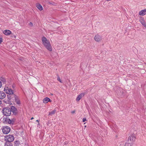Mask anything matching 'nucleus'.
<instances>
[{"mask_svg": "<svg viewBox=\"0 0 146 146\" xmlns=\"http://www.w3.org/2000/svg\"><path fill=\"white\" fill-rule=\"evenodd\" d=\"M0 80H1L3 82H6V80L5 79L2 77H1L0 78Z\"/></svg>", "mask_w": 146, "mask_h": 146, "instance_id": "nucleus-21", "label": "nucleus"}, {"mask_svg": "<svg viewBox=\"0 0 146 146\" xmlns=\"http://www.w3.org/2000/svg\"><path fill=\"white\" fill-rule=\"evenodd\" d=\"M5 94L3 91H0V99H2L5 98Z\"/></svg>", "mask_w": 146, "mask_h": 146, "instance_id": "nucleus-10", "label": "nucleus"}, {"mask_svg": "<svg viewBox=\"0 0 146 146\" xmlns=\"http://www.w3.org/2000/svg\"><path fill=\"white\" fill-rule=\"evenodd\" d=\"M29 25L31 26V27H33V24L32 22H30L29 23Z\"/></svg>", "mask_w": 146, "mask_h": 146, "instance_id": "nucleus-24", "label": "nucleus"}, {"mask_svg": "<svg viewBox=\"0 0 146 146\" xmlns=\"http://www.w3.org/2000/svg\"><path fill=\"white\" fill-rule=\"evenodd\" d=\"M36 121L38 122V124L39 123V121L38 120H36Z\"/></svg>", "mask_w": 146, "mask_h": 146, "instance_id": "nucleus-29", "label": "nucleus"}, {"mask_svg": "<svg viewBox=\"0 0 146 146\" xmlns=\"http://www.w3.org/2000/svg\"><path fill=\"white\" fill-rule=\"evenodd\" d=\"M8 98L10 99L11 98V97H8Z\"/></svg>", "mask_w": 146, "mask_h": 146, "instance_id": "nucleus-31", "label": "nucleus"}, {"mask_svg": "<svg viewBox=\"0 0 146 146\" xmlns=\"http://www.w3.org/2000/svg\"><path fill=\"white\" fill-rule=\"evenodd\" d=\"M34 118L33 117H32L31 118V120H32Z\"/></svg>", "mask_w": 146, "mask_h": 146, "instance_id": "nucleus-32", "label": "nucleus"}, {"mask_svg": "<svg viewBox=\"0 0 146 146\" xmlns=\"http://www.w3.org/2000/svg\"><path fill=\"white\" fill-rule=\"evenodd\" d=\"M136 139L135 137L134 134L131 135L129 137L128 141H129V142H131L133 143L135 141Z\"/></svg>", "mask_w": 146, "mask_h": 146, "instance_id": "nucleus-7", "label": "nucleus"}, {"mask_svg": "<svg viewBox=\"0 0 146 146\" xmlns=\"http://www.w3.org/2000/svg\"><path fill=\"white\" fill-rule=\"evenodd\" d=\"M85 95V93H82L80 94L77 97V98L76 99V100L77 101H79L80 100L81 98H82V97L83 96Z\"/></svg>", "mask_w": 146, "mask_h": 146, "instance_id": "nucleus-9", "label": "nucleus"}, {"mask_svg": "<svg viewBox=\"0 0 146 146\" xmlns=\"http://www.w3.org/2000/svg\"><path fill=\"white\" fill-rule=\"evenodd\" d=\"M3 33L6 35H9L11 33V31L8 30H5L3 32Z\"/></svg>", "mask_w": 146, "mask_h": 146, "instance_id": "nucleus-15", "label": "nucleus"}, {"mask_svg": "<svg viewBox=\"0 0 146 146\" xmlns=\"http://www.w3.org/2000/svg\"><path fill=\"white\" fill-rule=\"evenodd\" d=\"M4 91L7 94L11 95H13V91L8 86H6L4 90Z\"/></svg>", "mask_w": 146, "mask_h": 146, "instance_id": "nucleus-4", "label": "nucleus"}, {"mask_svg": "<svg viewBox=\"0 0 146 146\" xmlns=\"http://www.w3.org/2000/svg\"><path fill=\"white\" fill-rule=\"evenodd\" d=\"M3 113L4 115L6 116H10L11 113V109L9 108H6L3 109Z\"/></svg>", "mask_w": 146, "mask_h": 146, "instance_id": "nucleus-3", "label": "nucleus"}, {"mask_svg": "<svg viewBox=\"0 0 146 146\" xmlns=\"http://www.w3.org/2000/svg\"><path fill=\"white\" fill-rule=\"evenodd\" d=\"M2 86V83L0 81V88H1Z\"/></svg>", "mask_w": 146, "mask_h": 146, "instance_id": "nucleus-28", "label": "nucleus"}, {"mask_svg": "<svg viewBox=\"0 0 146 146\" xmlns=\"http://www.w3.org/2000/svg\"><path fill=\"white\" fill-rule=\"evenodd\" d=\"M3 120L4 121V122L5 123L13 124L15 122V119L14 118H11L10 117H4Z\"/></svg>", "mask_w": 146, "mask_h": 146, "instance_id": "nucleus-2", "label": "nucleus"}, {"mask_svg": "<svg viewBox=\"0 0 146 146\" xmlns=\"http://www.w3.org/2000/svg\"><path fill=\"white\" fill-rule=\"evenodd\" d=\"M139 21L143 26L146 27V22H145L143 18H141L140 19Z\"/></svg>", "mask_w": 146, "mask_h": 146, "instance_id": "nucleus-11", "label": "nucleus"}, {"mask_svg": "<svg viewBox=\"0 0 146 146\" xmlns=\"http://www.w3.org/2000/svg\"><path fill=\"white\" fill-rule=\"evenodd\" d=\"M111 0H106L107 1H111Z\"/></svg>", "mask_w": 146, "mask_h": 146, "instance_id": "nucleus-33", "label": "nucleus"}, {"mask_svg": "<svg viewBox=\"0 0 146 146\" xmlns=\"http://www.w3.org/2000/svg\"><path fill=\"white\" fill-rule=\"evenodd\" d=\"M13 98V100H14L15 101L16 100L18 99L19 98L15 94H14Z\"/></svg>", "mask_w": 146, "mask_h": 146, "instance_id": "nucleus-20", "label": "nucleus"}, {"mask_svg": "<svg viewBox=\"0 0 146 146\" xmlns=\"http://www.w3.org/2000/svg\"><path fill=\"white\" fill-rule=\"evenodd\" d=\"M1 104V101L0 100V105Z\"/></svg>", "mask_w": 146, "mask_h": 146, "instance_id": "nucleus-30", "label": "nucleus"}, {"mask_svg": "<svg viewBox=\"0 0 146 146\" xmlns=\"http://www.w3.org/2000/svg\"><path fill=\"white\" fill-rule=\"evenodd\" d=\"M2 129L3 133L7 134L10 131L11 129L9 127L6 126L3 127L2 128Z\"/></svg>", "mask_w": 146, "mask_h": 146, "instance_id": "nucleus-5", "label": "nucleus"}, {"mask_svg": "<svg viewBox=\"0 0 146 146\" xmlns=\"http://www.w3.org/2000/svg\"><path fill=\"white\" fill-rule=\"evenodd\" d=\"M56 112L55 110L52 111H51L49 112L48 115L52 116L55 114Z\"/></svg>", "mask_w": 146, "mask_h": 146, "instance_id": "nucleus-19", "label": "nucleus"}, {"mask_svg": "<svg viewBox=\"0 0 146 146\" xmlns=\"http://www.w3.org/2000/svg\"><path fill=\"white\" fill-rule=\"evenodd\" d=\"M86 118H83V122H85L86 121Z\"/></svg>", "mask_w": 146, "mask_h": 146, "instance_id": "nucleus-25", "label": "nucleus"}, {"mask_svg": "<svg viewBox=\"0 0 146 146\" xmlns=\"http://www.w3.org/2000/svg\"><path fill=\"white\" fill-rule=\"evenodd\" d=\"M43 101L44 103H46L48 102H51L52 101L50 99V98L47 97H46L43 100Z\"/></svg>", "mask_w": 146, "mask_h": 146, "instance_id": "nucleus-13", "label": "nucleus"}, {"mask_svg": "<svg viewBox=\"0 0 146 146\" xmlns=\"http://www.w3.org/2000/svg\"><path fill=\"white\" fill-rule=\"evenodd\" d=\"M146 14V9H144L140 11L139 13V15L143 16Z\"/></svg>", "mask_w": 146, "mask_h": 146, "instance_id": "nucleus-12", "label": "nucleus"}, {"mask_svg": "<svg viewBox=\"0 0 146 146\" xmlns=\"http://www.w3.org/2000/svg\"><path fill=\"white\" fill-rule=\"evenodd\" d=\"M4 146H13V145L11 143L6 141Z\"/></svg>", "mask_w": 146, "mask_h": 146, "instance_id": "nucleus-18", "label": "nucleus"}, {"mask_svg": "<svg viewBox=\"0 0 146 146\" xmlns=\"http://www.w3.org/2000/svg\"><path fill=\"white\" fill-rule=\"evenodd\" d=\"M94 39L96 41L99 42L102 40V37L98 35H96L95 36Z\"/></svg>", "mask_w": 146, "mask_h": 146, "instance_id": "nucleus-8", "label": "nucleus"}, {"mask_svg": "<svg viewBox=\"0 0 146 146\" xmlns=\"http://www.w3.org/2000/svg\"><path fill=\"white\" fill-rule=\"evenodd\" d=\"M75 111L74 110V111H71V113H75Z\"/></svg>", "mask_w": 146, "mask_h": 146, "instance_id": "nucleus-27", "label": "nucleus"}, {"mask_svg": "<svg viewBox=\"0 0 146 146\" xmlns=\"http://www.w3.org/2000/svg\"><path fill=\"white\" fill-rule=\"evenodd\" d=\"M15 101L16 102V103H17V104H20V101L19 99H18L17 100H16Z\"/></svg>", "mask_w": 146, "mask_h": 146, "instance_id": "nucleus-22", "label": "nucleus"}, {"mask_svg": "<svg viewBox=\"0 0 146 146\" xmlns=\"http://www.w3.org/2000/svg\"><path fill=\"white\" fill-rule=\"evenodd\" d=\"M11 111H12L14 114H15L17 113V109L14 106H12L11 107Z\"/></svg>", "mask_w": 146, "mask_h": 146, "instance_id": "nucleus-14", "label": "nucleus"}, {"mask_svg": "<svg viewBox=\"0 0 146 146\" xmlns=\"http://www.w3.org/2000/svg\"><path fill=\"white\" fill-rule=\"evenodd\" d=\"M14 138L13 135H9L5 137V140L6 142L11 143L13 141Z\"/></svg>", "mask_w": 146, "mask_h": 146, "instance_id": "nucleus-6", "label": "nucleus"}, {"mask_svg": "<svg viewBox=\"0 0 146 146\" xmlns=\"http://www.w3.org/2000/svg\"><path fill=\"white\" fill-rule=\"evenodd\" d=\"M133 143L129 142V141H127V142L125 143V146H132Z\"/></svg>", "mask_w": 146, "mask_h": 146, "instance_id": "nucleus-16", "label": "nucleus"}, {"mask_svg": "<svg viewBox=\"0 0 146 146\" xmlns=\"http://www.w3.org/2000/svg\"><path fill=\"white\" fill-rule=\"evenodd\" d=\"M2 39L0 37V44L2 42Z\"/></svg>", "mask_w": 146, "mask_h": 146, "instance_id": "nucleus-26", "label": "nucleus"}, {"mask_svg": "<svg viewBox=\"0 0 146 146\" xmlns=\"http://www.w3.org/2000/svg\"><path fill=\"white\" fill-rule=\"evenodd\" d=\"M36 7L40 11H41L43 9L42 6L39 4L37 5Z\"/></svg>", "mask_w": 146, "mask_h": 146, "instance_id": "nucleus-17", "label": "nucleus"}, {"mask_svg": "<svg viewBox=\"0 0 146 146\" xmlns=\"http://www.w3.org/2000/svg\"><path fill=\"white\" fill-rule=\"evenodd\" d=\"M42 40L44 45L46 48L49 51H51L52 50L50 42L47 40L44 37H43L42 38Z\"/></svg>", "mask_w": 146, "mask_h": 146, "instance_id": "nucleus-1", "label": "nucleus"}, {"mask_svg": "<svg viewBox=\"0 0 146 146\" xmlns=\"http://www.w3.org/2000/svg\"><path fill=\"white\" fill-rule=\"evenodd\" d=\"M57 80L60 83H62V81L59 76L57 77Z\"/></svg>", "mask_w": 146, "mask_h": 146, "instance_id": "nucleus-23", "label": "nucleus"}]
</instances>
